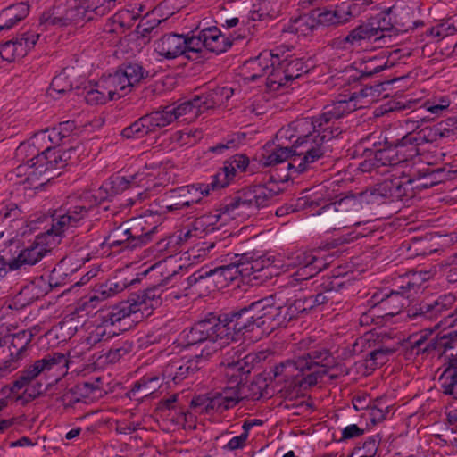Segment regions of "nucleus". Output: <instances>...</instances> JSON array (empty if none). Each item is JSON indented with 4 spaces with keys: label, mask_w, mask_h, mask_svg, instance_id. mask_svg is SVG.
I'll return each mask as SVG.
<instances>
[{
    "label": "nucleus",
    "mask_w": 457,
    "mask_h": 457,
    "mask_svg": "<svg viewBox=\"0 0 457 457\" xmlns=\"http://www.w3.org/2000/svg\"><path fill=\"white\" fill-rule=\"evenodd\" d=\"M284 0H260L249 12V19L252 21H264L278 17L283 8Z\"/></svg>",
    "instance_id": "a19ab883"
},
{
    "label": "nucleus",
    "mask_w": 457,
    "mask_h": 457,
    "mask_svg": "<svg viewBox=\"0 0 457 457\" xmlns=\"http://www.w3.org/2000/svg\"><path fill=\"white\" fill-rule=\"evenodd\" d=\"M148 167L138 170L129 176L113 177L110 182L113 194H119L128 188L140 187L143 191L137 193L136 199H129V204H134L137 201H143L150 195V192L157 186L156 174L149 171Z\"/></svg>",
    "instance_id": "412c9836"
},
{
    "label": "nucleus",
    "mask_w": 457,
    "mask_h": 457,
    "mask_svg": "<svg viewBox=\"0 0 457 457\" xmlns=\"http://www.w3.org/2000/svg\"><path fill=\"white\" fill-rule=\"evenodd\" d=\"M296 310L293 301L276 306L269 298L260 299L237 311L200 320L189 339L195 341L211 336L216 338L209 349L213 351L238 342L246 333L256 329L260 334L269 335L278 328L286 327L297 318Z\"/></svg>",
    "instance_id": "f257e3e1"
},
{
    "label": "nucleus",
    "mask_w": 457,
    "mask_h": 457,
    "mask_svg": "<svg viewBox=\"0 0 457 457\" xmlns=\"http://www.w3.org/2000/svg\"><path fill=\"white\" fill-rule=\"evenodd\" d=\"M334 365V358L323 346L308 348L306 352L292 360H287L273 369L274 378L278 383L307 387L314 386L326 373V368Z\"/></svg>",
    "instance_id": "6e6552de"
},
{
    "label": "nucleus",
    "mask_w": 457,
    "mask_h": 457,
    "mask_svg": "<svg viewBox=\"0 0 457 457\" xmlns=\"http://www.w3.org/2000/svg\"><path fill=\"white\" fill-rule=\"evenodd\" d=\"M279 61V48L262 52L256 58L245 62V67L247 71L245 79L249 81H256L258 79L267 76L266 83L270 79L272 68Z\"/></svg>",
    "instance_id": "c756f323"
},
{
    "label": "nucleus",
    "mask_w": 457,
    "mask_h": 457,
    "mask_svg": "<svg viewBox=\"0 0 457 457\" xmlns=\"http://www.w3.org/2000/svg\"><path fill=\"white\" fill-rule=\"evenodd\" d=\"M403 284L398 289H392L390 293H386L383 297L377 302L379 309L383 311L384 316H395L400 313L401 310L408 303V299L411 296V291L418 288V286L411 282L408 278L403 279Z\"/></svg>",
    "instance_id": "c85d7f7f"
},
{
    "label": "nucleus",
    "mask_w": 457,
    "mask_h": 457,
    "mask_svg": "<svg viewBox=\"0 0 457 457\" xmlns=\"http://www.w3.org/2000/svg\"><path fill=\"white\" fill-rule=\"evenodd\" d=\"M302 119L303 118L297 119L291 122L287 127L280 129L277 133L278 140L287 139L292 143L291 146H282L280 145L274 146L266 145L264 146L260 159V162L263 166H275L289 160V170H294L296 173H303L312 169L314 162L321 159L328 152H329L328 142H325V151L322 155L318 158H314L312 161L309 158L308 160L305 158L309 157L311 149L315 150L314 144L320 145V142H317L316 140L318 138L316 137V135L319 134L318 132H312L310 136L308 135L303 138H300V137H298L297 133L293 129V126Z\"/></svg>",
    "instance_id": "0eeeda50"
},
{
    "label": "nucleus",
    "mask_w": 457,
    "mask_h": 457,
    "mask_svg": "<svg viewBox=\"0 0 457 457\" xmlns=\"http://www.w3.org/2000/svg\"><path fill=\"white\" fill-rule=\"evenodd\" d=\"M104 83L102 79L96 83H89L85 86L82 90V95L86 102L89 104H103L108 100H112L106 89H104Z\"/></svg>",
    "instance_id": "de8ad7c7"
},
{
    "label": "nucleus",
    "mask_w": 457,
    "mask_h": 457,
    "mask_svg": "<svg viewBox=\"0 0 457 457\" xmlns=\"http://www.w3.org/2000/svg\"><path fill=\"white\" fill-rule=\"evenodd\" d=\"M237 359L222 362L223 374L228 379L226 385L207 395H198L192 399L191 404L205 412H223L235 407L246 397L245 385L243 383L247 371L245 370L242 357L243 352H236Z\"/></svg>",
    "instance_id": "1a4fd4ad"
},
{
    "label": "nucleus",
    "mask_w": 457,
    "mask_h": 457,
    "mask_svg": "<svg viewBox=\"0 0 457 457\" xmlns=\"http://www.w3.org/2000/svg\"><path fill=\"white\" fill-rule=\"evenodd\" d=\"M139 312L140 303L135 297H130L127 301H122L102 311L98 316L100 320H104L119 335L120 332L126 331L130 328L131 323L135 321V320H131V317L136 316V319H137V314Z\"/></svg>",
    "instance_id": "4be33fe9"
},
{
    "label": "nucleus",
    "mask_w": 457,
    "mask_h": 457,
    "mask_svg": "<svg viewBox=\"0 0 457 457\" xmlns=\"http://www.w3.org/2000/svg\"><path fill=\"white\" fill-rule=\"evenodd\" d=\"M249 165V159L244 154H236L224 162L222 168L212 177V190L223 188L236 177L244 172Z\"/></svg>",
    "instance_id": "473e14b6"
},
{
    "label": "nucleus",
    "mask_w": 457,
    "mask_h": 457,
    "mask_svg": "<svg viewBox=\"0 0 457 457\" xmlns=\"http://www.w3.org/2000/svg\"><path fill=\"white\" fill-rule=\"evenodd\" d=\"M362 208L361 202L350 195L322 206L316 213L317 222L327 230L341 229L359 226L357 219Z\"/></svg>",
    "instance_id": "4468645a"
},
{
    "label": "nucleus",
    "mask_w": 457,
    "mask_h": 457,
    "mask_svg": "<svg viewBox=\"0 0 457 457\" xmlns=\"http://www.w3.org/2000/svg\"><path fill=\"white\" fill-rule=\"evenodd\" d=\"M457 29L454 24L451 21V20H446L439 24H436L434 27L429 29L428 35L436 38H444L450 35H453L456 32Z\"/></svg>",
    "instance_id": "69168bd1"
},
{
    "label": "nucleus",
    "mask_w": 457,
    "mask_h": 457,
    "mask_svg": "<svg viewBox=\"0 0 457 457\" xmlns=\"http://www.w3.org/2000/svg\"><path fill=\"white\" fill-rule=\"evenodd\" d=\"M391 14L392 9L388 8L366 21L374 34L375 42H378L379 46L390 42L389 33L394 29Z\"/></svg>",
    "instance_id": "f704fd0d"
},
{
    "label": "nucleus",
    "mask_w": 457,
    "mask_h": 457,
    "mask_svg": "<svg viewBox=\"0 0 457 457\" xmlns=\"http://www.w3.org/2000/svg\"><path fill=\"white\" fill-rule=\"evenodd\" d=\"M118 336L112 328H110L104 320H100L97 316L95 323L88 328L87 336L84 343L88 348H91L98 343L106 342L113 337Z\"/></svg>",
    "instance_id": "a18cd8bd"
},
{
    "label": "nucleus",
    "mask_w": 457,
    "mask_h": 457,
    "mask_svg": "<svg viewBox=\"0 0 457 457\" xmlns=\"http://www.w3.org/2000/svg\"><path fill=\"white\" fill-rule=\"evenodd\" d=\"M367 43H376L375 37L367 22L355 27L346 36L335 38L332 46L337 49L352 51Z\"/></svg>",
    "instance_id": "72a5a7b5"
},
{
    "label": "nucleus",
    "mask_w": 457,
    "mask_h": 457,
    "mask_svg": "<svg viewBox=\"0 0 457 457\" xmlns=\"http://www.w3.org/2000/svg\"><path fill=\"white\" fill-rule=\"evenodd\" d=\"M213 247L214 243L200 242L187 251L188 259L204 260Z\"/></svg>",
    "instance_id": "774afa93"
},
{
    "label": "nucleus",
    "mask_w": 457,
    "mask_h": 457,
    "mask_svg": "<svg viewBox=\"0 0 457 457\" xmlns=\"http://www.w3.org/2000/svg\"><path fill=\"white\" fill-rule=\"evenodd\" d=\"M456 302V297L453 294H445L438 296L436 299L425 301L419 305L413 306L407 311V316L418 322L423 321H436L438 318L443 319L437 322L434 327L446 328L445 325V317L450 313L451 308Z\"/></svg>",
    "instance_id": "6ab92c4d"
},
{
    "label": "nucleus",
    "mask_w": 457,
    "mask_h": 457,
    "mask_svg": "<svg viewBox=\"0 0 457 457\" xmlns=\"http://www.w3.org/2000/svg\"><path fill=\"white\" fill-rule=\"evenodd\" d=\"M173 105L170 104L142 116L122 129V137L139 139L158 131L177 120V116L173 113Z\"/></svg>",
    "instance_id": "f3484780"
},
{
    "label": "nucleus",
    "mask_w": 457,
    "mask_h": 457,
    "mask_svg": "<svg viewBox=\"0 0 457 457\" xmlns=\"http://www.w3.org/2000/svg\"><path fill=\"white\" fill-rule=\"evenodd\" d=\"M232 93L231 88L217 87L179 104H172L173 113L177 116V120L181 119L184 122H192L201 113L228 100Z\"/></svg>",
    "instance_id": "dca6fc26"
},
{
    "label": "nucleus",
    "mask_w": 457,
    "mask_h": 457,
    "mask_svg": "<svg viewBox=\"0 0 457 457\" xmlns=\"http://www.w3.org/2000/svg\"><path fill=\"white\" fill-rule=\"evenodd\" d=\"M370 419L372 423H378L386 419L392 411V406L387 405L382 399L377 400L370 408Z\"/></svg>",
    "instance_id": "e2e57ef3"
},
{
    "label": "nucleus",
    "mask_w": 457,
    "mask_h": 457,
    "mask_svg": "<svg viewBox=\"0 0 457 457\" xmlns=\"http://www.w3.org/2000/svg\"><path fill=\"white\" fill-rule=\"evenodd\" d=\"M102 80L105 87L104 89L108 91L112 100L119 99L131 91L130 86L120 69L113 74L102 78Z\"/></svg>",
    "instance_id": "c03bdc74"
},
{
    "label": "nucleus",
    "mask_w": 457,
    "mask_h": 457,
    "mask_svg": "<svg viewBox=\"0 0 457 457\" xmlns=\"http://www.w3.org/2000/svg\"><path fill=\"white\" fill-rule=\"evenodd\" d=\"M231 45L229 38L221 34L217 27H209L193 32L189 40V51L200 53L205 49L219 54L226 52Z\"/></svg>",
    "instance_id": "393cba45"
},
{
    "label": "nucleus",
    "mask_w": 457,
    "mask_h": 457,
    "mask_svg": "<svg viewBox=\"0 0 457 457\" xmlns=\"http://www.w3.org/2000/svg\"><path fill=\"white\" fill-rule=\"evenodd\" d=\"M418 173V175H416V173L410 175V178H408L405 182L402 181L400 178H395L378 183L370 193L372 197L370 201L372 203H379L383 199L391 202L403 201L404 197L408 196V190L404 184H411L416 179L433 175L434 172L427 173L419 170Z\"/></svg>",
    "instance_id": "bb28decb"
},
{
    "label": "nucleus",
    "mask_w": 457,
    "mask_h": 457,
    "mask_svg": "<svg viewBox=\"0 0 457 457\" xmlns=\"http://www.w3.org/2000/svg\"><path fill=\"white\" fill-rule=\"evenodd\" d=\"M442 368L443 371L438 379L442 392L457 399V352L448 358Z\"/></svg>",
    "instance_id": "e433bc0d"
},
{
    "label": "nucleus",
    "mask_w": 457,
    "mask_h": 457,
    "mask_svg": "<svg viewBox=\"0 0 457 457\" xmlns=\"http://www.w3.org/2000/svg\"><path fill=\"white\" fill-rule=\"evenodd\" d=\"M69 361L61 353H53L35 361L19 372L16 379L10 386L6 397L0 399V411L4 409L8 401L25 405L44 394L43 384L37 379L41 377L53 378L58 381L68 371ZM10 425L8 420H0V431Z\"/></svg>",
    "instance_id": "20e7f679"
},
{
    "label": "nucleus",
    "mask_w": 457,
    "mask_h": 457,
    "mask_svg": "<svg viewBox=\"0 0 457 457\" xmlns=\"http://www.w3.org/2000/svg\"><path fill=\"white\" fill-rule=\"evenodd\" d=\"M39 33L28 30L12 39L0 45V57L8 62H15L26 56L39 39Z\"/></svg>",
    "instance_id": "cd10ccee"
},
{
    "label": "nucleus",
    "mask_w": 457,
    "mask_h": 457,
    "mask_svg": "<svg viewBox=\"0 0 457 457\" xmlns=\"http://www.w3.org/2000/svg\"><path fill=\"white\" fill-rule=\"evenodd\" d=\"M36 154H37V147L27 143H21L16 149V156L22 160V163L16 167L13 172L17 177H24V181L34 182L39 179L29 175L31 170L37 169L38 165Z\"/></svg>",
    "instance_id": "c9c22d12"
},
{
    "label": "nucleus",
    "mask_w": 457,
    "mask_h": 457,
    "mask_svg": "<svg viewBox=\"0 0 457 457\" xmlns=\"http://www.w3.org/2000/svg\"><path fill=\"white\" fill-rule=\"evenodd\" d=\"M207 278H212L213 282L219 287H223L226 286L220 266H216L214 268L202 267L187 277L186 281L188 287H192Z\"/></svg>",
    "instance_id": "49530a36"
},
{
    "label": "nucleus",
    "mask_w": 457,
    "mask_h": 457,
    "mask_svg": "<svg viewBox=\"0 0 457 457\" xmlns=\"http://www.w3.org/2000/svg\"><path fill=\"white\" fill-rule=\"evenodd\" d=\"M71 89L72 84L69 79L67 69H64L60 74L53 79L50 88L48 90V94L49 96L54 97V92L57 93L58 95H62L70 92Z\"/></svg>",
    "instance_id": "4d7b16f0"
},
{
    "label": "nucleus",
    "mask_w": 457,
    "mask_h": 457,
    "mask_svg": "<svg viewBox=\"0 0 457 457\" xmlns=\"http://www.w3.org/2000/svg\"><path fill=\"white\" fill-rule=\"evenodd\" d=\"M69 361L61 353H53L35 361L19 372L16 379L10 386L6 397L0 399V411L4 409L8 401L25 405L44 394L43 384L37 379L41 377L53 378L58 381L68 371ZM10 425L8 420H0V431Z\"/></svg>",
    "instance_id": "39448f33"
},
{
    "label": "nucleus",
    "mask_w": 457,
    "mask_h": 457,
    "mask_svg": "<svg viewBox=\"0 0 457 457\" xmlns=\"http://www.w3.org/2000/svg\"><path fill=\"white\" fill-rule=\"evenodd\" d=\"M76 150V147H70L64 150L52 145H46L40 152V148L37 147L36 157L38 165L37 169L31 170L29 175L34 178H40L46 171L66 167L71 160V154L75 153Z\"/></svg>",
    "instance_id": "a878e982"
},
{
    "label": "nucleus",
    "mask_w": 457,
    "mask_h": 457,
    "mask_svg": "<svg viewBox=\"0 0 457 457\" xmlns=\"http://www.w3.org/2000/svg\"><path fill=\"white\" fill-rule=\"evenodd\" d=\"M154 220L153 215H144L123 222L110 232L106 244L111 248L120 247L121 251H133L145 245L158 231L159 224Z\"/></svg>",
    "instance_id": "9d476101"
},
{
    "label": "nucleus",
    "mask_w": 457,
    "mask_h": 457,
    "mask_svg": "<svg viewBox=\"0 0 457 457\" xmlns=\"http://www.w3.org/2000/svg\"><path fill=\"white\" fill-rule=\"evenodd\" d=\"M330 284L332 287L324 286L323 290L316 295L294 300L295 307H297V314L299 315L314 307H331L340 303L343 300L342 294L336 288L338 287L340 284L337 282H331Z\"/></svg>",
    "instance_id": "7c9ffc66"
},
{
    "label": "nucleus",
    "mask_w": 457,
    "mask_h": 457,
    "mask_svg": "<svg viewBox=\"0 0 457 457\" xmlns=\"http://www.w3.org/2000/svg\"><path fill=\"white\" fill-rule=\"evenodd\" d=\"M88 0H59L52 9L44 12L40 25L63 27L73 22L88 21L95 19L92 10L86 8Z\"/></svg>",
    "instance_id": "2eb2a0df"
},
{
    "label": "nucleus",
    "mask_w": 457,
    "mask_h": 457,
    "mask_svg": "<svg viewBox=\"0 0 457 457\" xmlns=\"http://www.w3.org/2000/svg\"><path fill=\"white\" fill-rule=\"evenodd\" d=\"M222 215L218 212L206 213L194 220L195 230L198 231L200 236H204L210 232L219 229V221Z\"/></svg>",
    "instance_id": "8fccbe9b"
},
{
    "label": "nucleus",
    "mask_w": 457,
    "mask_h": 457,
    "mask_svg": "<svg viewBox=\"0 0 457 457\" xmlns=\"http://www.w3.org/2000/svg\"><path fill=\"white\" fill-rule=\"evenodd\" d=\"M393 144L403 165L420 154V146L421 145L413 131L405 134L402 138L393 142Z\"/></svg>",
    "instance_id": "58836bf2"
},
{
    "label": "nucleus",
    "mask_w": 457,
    "mask_h": 457,
    "mask_svg": "<svg viewBox=\"0 0 457 457\" xmlns=\"http://www.w3.org/2000/svg\"><path fill=\"white\" fill-rule=\"evenodd\" d=\"M120 70L123 73L127 82L131 88L148 76V71H145L143 66L137 62H130L125 64L120 68Z\"/></svg>",
    "instance_id": "603ef678"
},
{
    "label": "nucleus",
    "mask_w": 457,
    "mask_h": 457,
    "mask_svg": "<svg viewBox=\"0 0 457 457\" xmlns=\"http://www.w3.org/2000/svg\"><path fill=\"white\" fill-rule=\"evenodd\" d=\"M97 204V198L89 192L79 197H69L60 208L54 211L46 231L37 235L29 245L11 260L10 268L20 270L36 265L60 243L62 237L80 227Z\"/></svg>",
    "instance_id": "f03ea898"
},
{
    "label": "nucleus",
    "mask_w": 457,
    "mask_h": 457,
    "mask_svg": "<svg viewBox=\"0 0 457 457\" xmlns=\"http://www.w3.org/2000/svg\"><path fill=\"white\" fill-rule=\"evenodd\" d=\"M203 137L202 130L198 129H186L184 130L176 131L172 135V140L180 146H191L196 144Z\"/></svg>",
    "instance_id": "5fc2aeb1"
},
{
    "label": "nucleus",
    "mask_w": 457,
    "mask_h": 457,
    "mask_svg": "<svg viewBox=\"0 0 457 457\" xmlns=\"http://www.w3.org/2000/svg\"><path fill=\"white\" fill-rule=\"evenodd\" d=\"M91 243L89 236L77 235L72 237L68 245L69 258L84 264L88 262L91 254Z\"/></svg>",
    "instance_id": "ea45409f"
},
{
    "label": "nucleus",
    "mask_w": 457,
    "mask_h": 457,
    "mask_svg": "<svg viewBox=\"0 0 457 457\" xmlns=\"http://www.w3.org/2000/svg\"><path fill=\"white\" fill-rule=\"evenodd\" d=\"M64 262L65 259H62V262L54 268L50 275L49 282L40 277L24 286L16 295V302L21 306L29 305L34 301L45 296L49 292L50 287H60L63 285L64 282L61 281V278L67 275L63 270Z\"/></svg>",
    "instance_id": "5701e85b"
},
{
    "label": "nucleus",
    "mask_w": 457,
    "mask_h": 457,
    "mask_svg": "<svg viewBox=\"0 0 457 457\" xmlns=\"http://www.w3.org/2000/svg\"><path fill=\"white\" fill-rule=\"evenodd\" d=\"M29 12V6L24 2L9 5L0 11V32L9 30L24 20Z\"/></svg>",
    "instance_id": "4c0bfd02"
},
{
    "label": "nucleus",
    "mask_w": 457,
    "mask_h": 457,
    "mask_svg": "<svg viewBox=\"0 0 457 457\" xmlns=\"http://www.w3.org/2000/svg\"><path fill=\"white\" fill-rule=\"evenodd\" d=\"M34 336V329L31 328L21 330L12 335L11 341V355H15L17 358H20L27 350Z\"/></svg>",
    "instance_id": "09e8293b"
},
{
    "label": "nucleus",
    "mask_w": 457,
    "mask_h": 457,
    "mask_svg": "<svg viewBox=\"0 0 457 457\" xmlns=\"http://www.w3.org/2000/svg\"><path fill=\"white\" fill-rule=\"evenodd\" d=\"M383 313L380 312V309L378 303H373V305L369 309L368 312H361L359 318V323L362 327H368L372 323H378L377 321L380 317H383Z\"/></svg>",
    "instance_id": "338daca9"
},
{
    "label": "nucleus",
    "mask_w": 457,
    "mask_h": 457,
    "mask_svg": "<svg viewBox=\"0 0 457 457\" xmlns=\"http://www.w3.org/2000/svg\"><path fill=\"white\" fill-rule=\"evenodd\" d=\"M199 321L195 323L191 328L185 329L181 333V339L186 346L203 345L201 353L195 354V357H179L174 356L168 362L161 367V370L156 374L148 373L142 377L139 381L135 385L137 390H143L145 395L154 393L162 385L161 380L166 383L169 386L171 383L179 384L182 380L192 377L198 371L202 363L204 362L212 354L216 353L222 347H217L213 351H210L212 343L216 338L209 337H203L201 340L192 341L189 336L195 330Z\"/></svg>",
    "instance_id": "423d86ee"
},
{
    "label": "nucleus",
    "mask_w": 457,
    "mask_h": 457,
    "mask_svg": "<svg viewBox=\"0 0 457 457\" xmlns=\"http://www.w3.org/2000/svg\"><path fill=\"white\" fill-rule=\"evenodd\" d=\"M381 85L365 87L359 92L351 94L347 98H339L325 105L321 112L316 116L305 117L295 122L293 129L297 133L300 138L310 136L312 132L320 134L316 135V140L320 145H315V150L311 149L309 159L312 161L322 155L325 151V142L338 137L345 128L341 120L361 108L363 104H370L374 101L380 93ZM308 159V157H306Z\"/></svg>",
    "instance_id": "7ed1b4c3"
},
{
    "label": "nucleus",
    "mask_w": 457,
    "mask_h": 457,
    "mask_svg": "<svg viewBox=\"0 0 457 457\" xmlns=\"http://www.w3.org/2000/svg\"><path fill=\"white\" fill-rule=\"evenodd\" d=\"M366 3L364 0H355L353 2H342L333 8V15L337 20L335 25L343 24L350 21L352 18L359 16L366 10Z\"/></svg>",
    "instance_id": "37998d69"
},
{
    "label": "nucleus",
    "mask_w": 457,
    "mask_h": 457,
    "mask_svg": "<svg viewBox=\"0 0 457 457\" xmlns=\"http://www.w3.org/2000/svg\"><path fill=\"white\" fill-rule=\"evenodd\" d=\"M364 159L359 163V170L361 172H379V169L382 168L381 163L378 162V157L374 149L364 150ZM391 170L386 169L381 170L380 173L390 172Z\"/></svg>",
    "instance_id": "6e6d98bb"
},
{
    "label": "nucleus",
    "mask_w": 457,
    "mask_h": 457,
    "mask_svg": "<svg viewBox=\"0 0 457 457\" xmlns=\"http://www.w3.org/2000/svg\"><path fill=\"white\" fill-rule=\"evenodd\" d=\"M373 146L382 168L389 167L394 170L403 166L393 142L385 139L384 142H375Z\"/></svg>",
    "instance_id": "79ce46f5"
},
{
    "label": "nucleus",
    "mask_w": 457,
    "mask_h": 457,
    "mask_svg": "<svg viewBox=\"0 0 457 457\" xmlns=\"http://www.w3.org/2000/svg\"><path fill=\"white\" fill-rule=\"evenodd\" d=\"M327 259L328 256H324L320 250L299 249L287 255L286 264L297 267L294 279L303 281L323 270L328 264Z\"/></svg>",
    "instance_id": "aec40b11"
},
{
    "label": "nucleus",
    "mask_w": 457,
    "mask_h": 457,
    "mask_svg": "<svg viewBox=\"0 0 457 457\" xmlns=\"http://www.w3.org/2000/svg\"><path fill=\"white\" fill-rule=\"evenodd\" d=\"M87 384H78L71 388L64 395L63 400L67 401V405H73L79 402H86L87 399L91 398L87 391Z\"/></svg>",
    "instance_id": "680f3d73"
},
{
    "label": "nucleus",
    "mask_w": 457,
    "mask_h": 457,
    "mask_svg": "<svg viewBox=\"0 0 457 457\" xmlns=\"http://www.w3.org/2000/svg\"><path fill=\"white\" fill-rule=\"evenodd\" d=\"M212 189L209 184H192L170 189L165 193L163 207L172 212L189 207L199 203Z\"/></svg>",
    "instance_id": "b1692460"
},
{
    "label": "nucleus",
    "mask_w": 457,
    "mask_h": 457,
    "mask_svg": "<svg viewBox=\"0 0 457 457\" xmlns=\"http://www.w3.org/2000/svg\"><path fill=\"white\" fill-rule=\"evenodd\" d=\"M388 68V62L384 58L373 57L368 59L360 69L361 77H370Z\"/></svg>",
    "instance_id": "052dcab7"
},
{
    "label": "nucleus",
    "mask_w": 457,
    "mask_h": 457,
    "mask_svg": "<svg viewBox=\"0 0 457 457\" xmlns=\"http://www.w3.org/2000/svg\"><path fill=\"white\" fill-rule=\"evenodd\" d=\"M151 269L160 270L163 279L160 285L147 288L143 292L142 295H138L136 298L140 303V312L144 305L156 308L160 306L163 301H172L180 298L182 295L180 290H174L175 285L179 283L181 278L179 270H183L182 265H176L173 259L170 257L163 262H159L154 266H152Z\"/></svg>",
    "instance_id": "ddd939ff"
},
{
    "label": "nucleus",
    "mask_w": 457,
    "mask_h": 457,
    "mask_svg": "<svg viewBox=\"0 0 457 457\" xmlns=\"http://www.w3.org/2000/svg\"><path fill=\"white\" fill-rule=\"evenodd\" d=\"M395 349L380 346L370 352L365 359L366 368L375 370L378 366H382L388 361V357L394 353Z\"/></svg>",
    "instance_id": "864d4df0"
},
{
    "label": "nucleus",
    "mask_w": 457,
    "mask_h": 457,
    "mask_svg": "<svg viewBox=\"0 0 457 457\" xmlns=\"http://www.w3.org/2000/svg\"><path fill=\"white\" fill-rule=\"evenodd\" d=\"M89 5L86 8L92 10L95 17L107 14L120 0H88Z\"/></svg>",
    "instance_id": "0e129e2a"
},
{
    "label": "nucleus",
    "mask_w": 457,
    "mask_h": 457,
    "mask_svg": "<svg viewBox=\"0 0 457 457\" xmlns=\"http://www.w3.org/2000/svg\"><path fill=\"white\" fill-rule=\"evenodd\" d=\"M441 130L442 129H440L436 123L434 126L425 127L420 130L415 129L413 132L416 135L418 141H420L422 145L426 143H433L445 138Z\"/></svg>",
    "instance_id": "bf43d9fd"
},
{
    "label": "nucleus",
    "mask_w": 457,
    "mask_h": 457,
    "mask_svg": "<svg viewBox=\"0 0 457 457\" xmlns=\"http://www.w3.org/2000/svg\"><path fill=\"white\" fill-rule=\"evenodd\" d=\"M279 48V61L276 67L272 68L267 82V87L271 91H277L289 83L299 79L309 71V65L302 58L292 57L289 54L284 56L285 52Z\"/></svg>",
    "instance_id": "a211bd4d"
},
{
    "label": "nucleus",
    "mask_w": 457,
    "mask_h": 457,
    "mask_svg": "<svg viewBox=\"0 0 457 457\" xmlns=\"http://www.w3.org/2000/svg\"><path fill=\"white\" fill-rule=\"evenodd\" d=\"M62 139L63 137L61 132L59 131L58 127H54L36 133L34 137L27 144L40 148L41 143L49 142V145H58L60 142L62 141Z\"/></svg>",
    "instance_id": "3c124183"
},
{
    "label": "nucleus",
    "mask_w": 457,
    "mask_h": 457,
    "mask_svg": "<svg viewBox=\"0 0 457 457\" xmlns=\"http://www.w3.org/2000/svg\"><path fill=\"white\" fill-rule=\"evenodd\" d=\"M279 192V187L275 183L244 188L225 204L222 214L233 219H246L255 214L260 208L271 204Z\"/></svg>",
    "instance_id": "9b49d317"
},
{
    "label": "nucleus",
    "mask_w": 457,
    "mask_h": 457,
    "mask_svg": "<svg viewBox=\"0 0 457 457\" xmlns=\"http://www.w3.org/2000/svg\"><path fill=\"white\" fill-rule=\"evenodd\" d=\"M190 37L170 33L154 42V51L165 59H175L180 55L191 58L189 54Z\"/></svg>",
    "instance_id": "2f4dec72"
},
{
    "label": "nucleus",
    "mask_w": 457,
    "mask_h": 457,
    "mask_svg": "<svg viewBox=\"0 0 457 457\" xmlns=\"http://www.w3.org/2000/svg\"><path fill=\"white\" fill-rule=\"evenodd\" d=\"M270 267V260L257 253L234 254L228 263L220 265L226 286L238 276L247 282L262 284L271 275Z\"/></svg>",
    "instance_id": "f8f14e48"
},
{
    "label": "nucleus",
    "mask_w": 457,
    "mask_h": 457,
    "mask_svg": "<svg viewBox=\"0 0 457 457\" xmlns=\"http://www.w3.org/2000/svg\"><path fill=\"white\" fill-rule=\"evenodd\" d=\"M451 104L448 96L433 97L422 104V108L435 116H441L446 112Z\"/></svg>",
    "instance_id": "13d9d810"
}]
</instances>
